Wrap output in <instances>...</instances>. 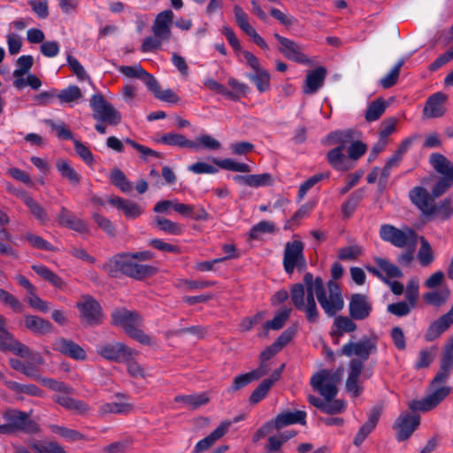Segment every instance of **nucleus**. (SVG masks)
I'll use <instances>...</instances> for the list:
<instances>
[{"label":"nucleus","mask_w":453,"mask_h":453,"mask_svg":"<svg viewBox=\"0 0 453 453\" xmlns=\"http://www.w3.org/2000/svg\"><path fill=\"white\" fill-rule=\"evenodd\" d=\"M328 317H334L344 307V300L338 283L329 280L325 288L320 277L314 278L311 273L303 276V284L296 283L290 288V298L296 310L304 313L310 323H317L319 311L315 301Z\"/></svg>","instance_id":"obj_1"},{"label":"nucleus","mask_w":453,"mask_h":453,"mask_svg":"<svg viewBox=\"0 0 453 453\" xmlns=\"http://www.w3.org/2000/svg\"><path fill=\"white\" fill-rule=\"evenodd\" d=\"M151 257V252L147 250L118 254L110 258L102 268L112 277L121 273L135 280H142L153 275L156 272L155 267L140 263Z\"/></svg>","instance_id":"obj_2"},{"label":"nucleus","mask_w":453,"mask_h":453,"mask_svg":"<svg viewBox=\"0 0 453 453\" xmlns=\"http://www.w3.org/2000/svg\"><path fill=\"white\" fill-rule=\"evenodd\" d=\"M356 134V131L348 129L343 131H335L326 136V142L329 145H335L326 153V159L329 165L337 171H348L352 167V163L345 156L344 150L349 142Z\"/></svg>","instance_id":"obj_3"},{"label":"nucleus","mask_w":453,"mask_h":453,"mask_svg":"<svg viewBox=\"0 0 453 453\" xmlns=\"http://www.w3.org/2000/svg\"><path fill=\"white\" fill-rule=\"evenodd\" d=\"M174 14L171 10L160 12L155 18L152 25L153 35L146 37L141 46L142 52H150L161 48L172 36L171 25Z\"/></svg>","instance_id":"obj_4"},{"label":"nucleus","mask_w":453,"mask_h":453,"mask_svg":"<svg viewBox=\"0 0 453 453\" xmlns=\"http://www.w3.org/2000/svg\"><path fill=\"white\" fill-rule=\"evenodd\" d=\"M342 367L334 372L326 369L320 370L311 377V385L326 400L334 399L337 395V385L342 380Z\"/></svg>","instance_id":"obj_5"},{"label":"nucleus","mask_w":453,"mask_h":453,"mask_svg":"<svg viewBox=\"0 0 453 453\" xmlns=\"http://www.w3.org/2000/svg\"><path fill=\"white\" fill-rule=\"evenodd\" d=\"M429 163L441 175L433 188L434 196H441L453 186V163L440 153L431 154Z\"/></svg>","instance_id":"obj_6"},{"label":"nucleus","mask_w":453,"mask_h":453,"mask_svg":"<svg viewBox=\"0 0 453 453\" xmlns=\"http://www.w3.org/2000/svg\"><path fill=\"white\" fill-rule=\"evenodd\" d=\"M379 234L381 240L398 248L415 247L417 244V234L409 227L399 229L392 225L384 224L380 226Z\"/></svg>","instance_id":"obj_7"},{"label":"nucleus","mask_w":453,"mask_h":453,"mask_svg":"<svg viewBox=\"0 0 453 453\" xmlns=\"http://www.w3.org/2000/svg\"><path fill=\"white\" fill-rule=\"evenodd\" d=\"M89 105L93 111V118L96 121L112 126L120 123V112L105 100L101 94L93 95L89 100Z\"/></svg>","instance_id":"obj_8"},{"label":"nucleus","mask_w":453,"mask_h":453,"mask_svg":"<svg viewBox=\"0 0 453 453\" xmlns=\"http://www.w3.org/2000/svg\"><path fill=\"white\" fill-rule=\"evenodd\" d=\"M303 250L304 244L300 240L286 243L283 255V267L288 274L293 273L295 269L302 272L306 268L307 263Z\"/></svg>","instance_id":"obj_9"},{"label":"nucleus","mask_w":453,"mask_h":453,"mask_svg":"<svg viewBox=\"0 0 453 453\" xmlns=\"http://www.w3.org/2000/svg\"><path fill=\"white\" fill-rule=\"evenodd\" d=\"M377 337L375 335L372 336H364L358 342H349L344 344L339 351V355L345 357H352L356 356L359 357L360 361H365L369 358V357L377 352Z\"/></svg>","instance_id":"obj_10"},{"label":"nucleus","mask_w":453,"mask_h":453,"mask_svg":"<svg viewBox=\"0 0 453 453\" xmlns=\"http://www.w3.org/2000/svg\"><path fill=\"white\" fill-rule=\"evenodd\" d=\"M3 418L7 422L12 434L17 432L36 434L40 431L39 426L30 418V415L19 410H7L3 414Z\"/></svg>","instance_id":"obj_11"},{"label":"nucleus","mask_w":453,"mask_h":453,"mask_svg":"<svg viewBox=\"0 0 453 453\" xmlns=\"http://www.w3.org/2000/svg\"><path fill=\"white\" fill-rule=\"evenodd\" d=\"M306 412L303 411H287L281 414H279L273 422L267 423L263 426L261 428L257 430L255 434V440L257 441L261 437L265 436L268 433H270L273 427L277 429H280L286 426L300 423L305 424Z\"/></svg>","instance_id":"obj_12"},{"label":"nucleus","mask_w":453,"mask_h":453,"mask_svg":"<svg viewBox=\"0 0 453 453\" xmlns=\"http://www.w3.org/2000/svg\"><path fill=\"white\" fill-rule=\"evenodd\" d=\"M420 424V418L418 415L403 412L395 419L393 428L395 430L397 441H403L411 437Z\"/></svg>","instance_id":"obj_13"},{"label":"nucleus","mask_w":453,"mask_h":453,"mask_svg":"<svg viewBox=\"0 0 453 453\" xmlns=\"http://www.w3.org/2000/svg\"><path fill=\"white\" fill-rule=\"evenodd\" d=\"M409 196L412 203H414L424 215L432 216L435 214L434 199L438 196H434L433 193L430 194L423 187H414L410 190Z\"/></svg>","instance_id":"obj_14"},{"label":"nucleus","mask_w":453,"mask_h":453,"mask_svg":"<svg viewBox=\"0 0 453 453\" xmlns=\"http://www.w3.org/2000/svg\"><path fill=\"white\" fill-rule=\"evenodd\" d=\"M274 37L280 42L279 50L289 60L301 63L309 64L310 59L306 55L302 52V47L296 42L274 34Z\"/></svg>","instance_id":"obj_15"},{"label":"nucleus","mask_w":453,"mask_h":453,"mask_svg":"<svg viewBox=\"0 0 453 453\" xmlns=\"http://www.w3.org/2000/svg\"><path fill=\"white\" fill-rule=\"evenodd\" d=\"M372 311V302L365 295H352L349 303V312L351 319L355 320H364L370 316Z\"/></svg>","instance_id":"obj_16"},{"label":"nucleus","mask_w":453,"mask_h":453,"mask_svg":"<svg viewBox=\"0 0 453 453\" xmlns=\"http://www.w3.org/2000/svg\"><path fill=\"white\" fill-rule=\"evenodd\" d=\"M97 353L104 358L121 362L133 355V350L120 342H114L97 347Z\"/></svg>","instance_id":"obj_17"},{"label":"nucleus","mask_w":453,"mask_h":453,"mask_svg":"<svg viewBox=\"0 0 453 453\" xmlns=\"http://www.w3.org/2000/svg\"><path fill=\"white\" fill-rule=\"evenodd\" d=\"M0 334V350L11 351L20 357H26L31 355V349L19 341L12 334L4 328Z\"/></svg>","instance_id":"obj_18"},{"label":"nucleus","mask_w":453,"mask_h":453,"mask_svg":"<svg viewBox=\"0 0 453 453\" xmlns=\"http://www.w3.org/2000/svg\"><path fill=\"white\" fill-rule=\"evenodd\" d=\"M364 365L360 360L352 359L349 362V375L346 380V389L353 397H357L362 392L360 375Z\"/></svg>","instance_id":"obj_19"},{"label":"nucleus","mask_w":453,"mask_h":453,"mask_svg":"<svg viewBox=\"0 0 453 453\" xmlns=\"http://www.w3.org/2000/svg\"><path fill=\"white\" fill-rule=\"evenodd\" d=\"M453 324V303L450 310L444 315L441 316L438 319L430 324L425 334V339L427 342H433L439 338L441 334L447 331Z\"/></svg>","instance_id":"obj_20"},{"label":"nucleus","mask_w":453,"mask_h":453,"mask_svg":"<svg viewBox=\"0 0 453 453\" xmlns=\"http://www.w3.org/2000/svg\"><path fill=\"white\" fill-rule=\"evenodd\" d=\"M112 323L119 326L127 332L133 326H141L142 317L135 311L125 308L116 309L111 313Z\"/></svg>","instance_id":"obj_21"},{"label":"nucleus","mask_w":453,"mask_h":453,"mask_svg":"<svg viewBox=\"0 0 453 453\" xmlns=\"http://www.w3.org/2000/svg\"><path fill=\"white\" fill-rule=\"evenodd\" d=\"M78 308L81 317L88 324H97L102 319L100 304L91 297H85L82 302L78 303Z\"/></svg>","instance_id":"obj_22"},{"label":"nucleus","mask_w":453,"mask_h":453,"mask_svg":"<svg viewBox=\"0 0 453 453\" xmlns=\"http://www.w3.org/2000/svg\"><path fill=\"white\" fill-rule=\"evenodd\" d=\"M232 422L230 420L222 421L208 436L200 440L194 448L195 453H202L211 447L217 441L221 439L228 431Z\"/></svg>","instance_id":"obj_23"},{"label":"nucleus","mask_w":453,"mask_h":453,"mask_svg":"<svg viewBox=\"0 0 453 453\" xmlns=\"http://www.w3.org/2000/svg\"><path fill=\"white\" fill-rule=\"evenodd\" d=\"M58 219L60 225L65 226L80 234H87L89 232L88 223L83 219L76 217L65 207L60 209Z\"/></svg>","instance_id":"obj_24"},{"label":"nucleus","mask_w":453,"mask_h":453,"mask_svg":"<svg viewBox=\"0 0 453 453\" xmlns=\"http://www.w3.org/2000/svg\"><path fill=\"white\" fill-rule=\"evenodd\" d=\"M447 98L448 96L441 92L434 93L429 96L424 107V115L430 119L441 117L446 111L445 103Z\"/></svg>","instance_id":"obj_25"},{"label":"nucleus","mask_w":453,"mask_h":453,"mask_svg":"<svg viewBox=\"0 0 453 453\" xmlns=\"http://www.w3.org/2000/svg\"><path fill=\"white\" fill-rule=\"evenodd\" d=\"M119 71L128 78H137L141 80L148 88V89L156 88V79L147 73L140 65H121Z\"/></svg>","instance_id":"obj_26"},{"label":"nucleus","mask_w":453,"mask_h":453,"mask_svg":"<svg viewBox=\"0 0 453 453\" xmlns=\"http://www.w3.org/2000/svg\"><path fill=\"white\" fill-rule=\"evenodd\" d=\"M16 196L20 197L27 207L29 209L31 215L41 224H44L49 220V215L45 208L37 203L33 197L28 196L25 191H15Z\"/></svg>","instance_id":"obj_27"},{"label":"nucleus","mask_w":453,"mask_h":453,"mask_svg":"<svg viewBox=\"0 0 453 453\" xmlns=\"http://www.w3.org/2000/svg\"><path fill=\"white\" fill-rule=\"evenodd\" d=\"M108 202L117 209L121 210L127 218L136 219L143 212V209L139 204L119 196H110Z\"/></svg>","instance_id":"obj_28"},{"label":"nucleus","mask_w":453,"mask_h":453,"mask_svg":"<svg viewBox=\"0 0 453 453\" xmlns=\"http://www.w3.org/2000/svg\"><path fill=\"white\" fill-rule=\"evenodd\" d=\"M283 367L284 365H282L279 369L275 370L271 374V377L269 379L264 380L257 387V388L252 392V394L250 396V402L251 403H257L266 396L271 387L274 384L275 381H277L280 379Z\"/></svg>","instance_id":"obj_29"},{"label":"nucleus","mask_w":453,"mask_h":453,"mask_svg":"<svg viewBox=\"0 0 453 453\" xmlns=\"http://www.w3.org/2000/svg\"><path fill=\"white\" fill-rule=\"evenodd\" d=\"M326 75V70L322 66L309 73L303 88V92L309 95L316 93L322 87Z\"/></svg>","instance_id":"obj_30"},{"label":"nucleus","mask_w":453,"mask_h":453,"mask_svg":"<svg viewBox=\"0 0 453 453\" xmlns=\"http://www.w3.org/2000/svg\"><path fill=\"white\" fill-rule=\"evenodd\" d=\"M55 349L76 360H84L87 357L86 351L80 345L66 339L58 340L55 343Z\"/></svg>","instance_id":"obj_31"},{"label":"nucleus","mask_w":453,"mask_h":453,"mask_svg":"<svg viewBox=\"0 0 453 453\" xmlns=\"http://www.w3.org/2000/svg\"><path fill=\"white\" fill-rule=\"evenodd\" d=\"M54 401L66 410L72 411L76 414H85L88 411V405L81 401L74 399L69 394H58L54 396Z\"/></svg>","instance_id":"obj_32"},{"label":"nucleus","mask_w":453,"mask_h":453,"mask_svg":"<svg viewBox=\"0 0 453 453\" xmlns=\"http://www.w3.org/2000/svg\"><path fill=\"white\" fill-rule=\"evenodd\" d=\"M56 168L60 175L73 186H78L81 182V174L72 166L70 162L64 158L56 161Z\"/></svg>","instance_id":"obj_33"},{"label":"nucleus","mask_w":453,"mask_h":453,"mask_svg":"<svg viewBox=\"0 0 453 453\" xmlns=\"http://www.w3.org/2000/svg\"><path fill=\"white\" fill-rule=\"evenodd\" d=\"M157 142L180 148H192L198 150V145L193 141L188 140L184 135L176 133H166L157 139Z\"/></svg>","instance_id":"obj_34"},{"label":"nucleus","mask_w":453,"mask_h":453,"mask_svg":"<svg viewBox=\"0 0 453 453\" xmlns=\"http://www.w3.org/2000/svg\"><path fill=\"white\" fill-rule=\"evenodd\" d=\"M25 326L34 334H43L51 331V324L37 316L26 315Z\"/></svg>","instance_id":"obj_35"},{"label":"nucleus","mask_w":453,"mask_h":453,"mask_svg":"<svg viewBox=\"0 0 453 453\" xmlns=\"http://www.w3.org/2000/svg\"><path fill=\"white\" fill-rule=\"evenodd\" d=\"M32 269L36 274H38L44 280H47L53 287L58 288H63L65 287V281L62 280V278L49 269L47 266L43 265H33Z\"/></svg>","instance_id":"obj_36"},{"label":"nucleus","mask_w":453,"mask_h":453,"mask_svg":"<svg viewBox=\"0 0 453 453\" xmlns=\"http://www.w3.org/2000/svg\"><path fill=\"white\" fill-rule=\"evenodd\" d=\"M174 400L176 403H181L182 406L192 410L205 405L209 402V398L204 393L177 395Z\"/></svg>","instance_id":"obj_37"},{"label":"nucleus","mask_w":453,"mask_h":453,"mask_svg":"<svg viewBox=\"0 0 453 453\" xmlns=\"http://www.w3.org/2000/svg\"><path fill=\"white\" fill-rule=\"evenodd\" d=\"M133 410V405L128 403H105L100 405L98 412L100 415L107 414H127Z\"/></svg>","instance_id":"obj_38"},{"label":"nucleus","mask_w":453,"mask_h":453,"mask_svg":"<svg viewBox=\"0 0 453 453\" xmlns=\"http://www.w3.org/2000/svg\"><path fill=\"white\" fill-rule=\"evenodd\" d=\"M111 182L121 192L129 194L133 190V184L127 180L125 173L119 168H113L110 173Z\"/></svg>","instance_id":"obj_39"},{"label":"nucleus","mask_w":453,"mask_h":453,"mask_svg":"<svg viewBox=\"0 0 453 453\" xmlns=\"http://www.w3.org/2000/svg\"><path fill=\"white\" fill-rule=\"evenodd\" d=\"M154 221L157 226L163 232L173 234L180 235L183 233V227L180 224L173 222L168 219L162 217H156Z\"/></svg>","instance_id":"obj_40"},{"label":"nucleus","mask_w":453,"mask_h":453,"mask_svg":"<svg viewBox=\"0 0 453 453\" xmlns=\"http://www.w3.org/2000/svg\"><path fill=\"white\" fill-rule=\"evenodd\" d=\"M212 161L219 167L239 173H250L251 171L250 166L245 163H239L230 158L218 159L212 158Z\"/></svg>","instance_id":"obj_41"},{"label":"nucleus","mask_w":453,"mask_h":453,"mask_svg":"<svg viewBox=\"0 0 453 453\" xmlns=\"http://www.w3.org/2000/svg\"><path fill=\"white\" fill-rule=\"evenodd\" d=\"M364 252L363 246L359 244H351L342 247L338 250V258L342 261H352L359 257Z\"/></svg>","instance_id":"obj_42"},{"label":"nucleus","mask_w":453,"mask_h":453,"mask_svg":"<svg viewBox=\"0 0 453 453\" xmlns=\"http://www.w3.org/2000/svg\"><path fill=\"white\" fill-rule=\"evenodd\" d=\"M290 308H283L280 311H278L272 320H269L265 323L264 328L266 330H279L283 327L286 321L289 318L291 313Z\"/></svg>","instance_id":"obj_43"},{"label":"nucleus","mask_w":453,"mask_h":453,"mask_svg":"<svg viewBox=\"0 0 453 453\" xmlns=\"http://www.w3.org/2000/svg\"><path fill=\"white\" fill-rule=\"evenodd\" d=\"M439 403V401H437L433 395H429L421 400H412L408 405L413 411H427L436 407Z\"/></svg>","instance_id":"obj_44"},{"label":"nucleus","mask_w":453,"mask_h":453,"mask_svg":"<svg viewBox=\"0 0 453 453\" xmlns=\"http://www.w3.org/2000/svg\"><path fill=\"white\" fill-rule=\"evenodd\" d=\"M404 62V58L399 59L390 72L380 79V83L384 88H389L396 83Z\"/></svg>","instance_id":"obj_45"},{"label":"nucleus","mask_w":453,"mask_h":453,"mask_svg":"<svg viewBox=\"0 0 453 453\" xmlns=\"http://www.w3.org/2000/svg\"><path fill=\"white\" fill-rule=\"evenodd\" d=\"M234 19L238 27L246 34H250L252 30L255 28L250 24L249 18L247 13L243 11V9L239 5L235 4L234 6Z\"/></svg>","instance_id":"obj_46"},{"label":"nucleus","mask_w":453,"mask_h":453,"mask_svg":"<svg viewBox=\"0 0 453 453\" xmlns=\"http://www.w3.org/2000/svg\"><path fill=\"white\" fill-rule=\"evenodd\" d=\"M334 326L338 331V335H342L345 333H352L357 330V324L353 321L351 317L338 316L334 319Z\"/></svg>","instance_id":"obj_47"},{"label":"nucleus","mask_w":453,"mask_h":453,"mask_svg":"<svg viewBox=\"0 0 453 453\" xmlns=\"http://www.w3.org/2000/svg\"><path fill=\"white\" fill-rule=\"evenodd\" d=\"M249 78L254 82L260 92L266 91L270 87V74L265 69L249 74Z\"/></svg>","instance_id":"obj_48"},{"label":"nucleus","mask_w":453,"mask_h":453,"mask_svg":"<svg viewBox=\"0 0 453 453\" xmlns=\"http://www.w3.org/2000/svg\"><path fill=\"white\" fill-rule=\"evenodd\" d=\"M34 64V58L30 55H23L17 59V68L13 72L15 80L24 77L28 73Z\"/></svg>","instance_id":"obj_49"},{"label":"nucleus","mask_w":453,"mask_h":453,"mask_svg":"<svg viewBox=\"0 0 453 453\" xmlns=\"http://www.w3.org/2000/svg\"><path fill=\"white\" fill-rule=\"evenodd\" d=\"M421 246L418 252V259L422 266H428L434 259L432 248L429 242L421 237Z\"/></svg>","instance_id":"obj_50"},{"label":"nucleus","mask_w":453,"mask_h":453,"mask_svg":"<svg viewBox=\"0 0 453 453\" xmlns=\"http://www.w3.org/2000/svg\"><path fill=\"white\" fill-rule=\"evenodd\" d=\"M386 104L383 99L373 101L365 113V119L369 122L377 120L385 111Z\"/></svg>","instance_id":"obj_51"},{"label":"nucleus","mask_w":453,"mask_h":453,"mask_svg":"<svg viewBox=\"0 0 453 453\" xmlns=\"http://www.w3.org/2000/svg\"><path fill=\"white\" fill-rule=\"evenodd\" d=\"M357 132H356V134L352 138V141L349 142L348 144V158L350 161L357 160L361 156H363L366 151V145L363 143L362 142L357 141Z\"/></svg>","instance_id":"obj_52"},{"label":"nucleus","mask_w":453,"mask_h":453,"mask_svg":"<svg viewBox=\"0 0 453 453\" xmlns=\"http://www.w3.org/2000/svg\"><path fill=\"white\" fill-rule=\"evenodd\" d=\"M50 427L53 433L60 435L68 441L73 442L80 441L83 438L81 433L73 429H70L58 425H51Z\"/></svg>","instance_id":"obj_53"},{"label":"nucleus","mask_w":453,"mask_h":453,"mask_svg":"<svg viewBox=\"0 0 453 453\" xmlns=\"http://www.w3.org/2000/svg\"><path fill=\"white\" fill-rule=\"evenodd\" d=\"M82 96V93L79 87L72 85L60 91L58 94L59 101L64 103H73Z\"/></svg>","instance_id":"obj_54"},{"label":"nucleus","mask_w":453,"mask_h":453,"mask_svg":"<svg viewBox=\"0 0 453 453\" xmlns=\"http://www.w3.org/2000/svg\"><path fill=\"white\" fill-rule=\"evenodd\" d=\"M449 291L448 289L428 292L424 296V300L434 306H441L448 300Z\"/></svg>","instance_id":"obj_55"},{"label":"nucleus","mask_w":453,"mask_h":453,"mask_svg":"<svg viewBox=\"0 0 453 453\" xmlns=\"http://www.w3.org/2000/svg\"><path fill=\"white\" fill-rule=\"evenodd\" d=\"M276 230L275 225L270 221H260L253 226L250 231L252 239H259L263 234H272Z\"/></svg>","instance_id":"obj_56"},{"label":"nucleus","mask_w":453,"mask_h":453,"mask_svg":"<svg viewBox=\"0 0 453 453\" xmlns=\"http://www.w3.org/2000/svg\"><path fill=\"white\" fill-rule=\"evenodd\" d=\"M436 357V350L434 348L421 349L418 353V360L414 367L421 369L428 367Z\"/></svg>","instance_id":"obj_57"},{"label":"nucleus","mask_w":453,"mask_h":453,"mask_svg":"<svg viewBox=\"0 0 453 453\" xmlns=\"http://www.w3.org/2000/svg\"><path fill=\"white\" fill-rule=\"evenodd\" d=\"M66 60L70 70L76 75L79 81H88L90 82L89 76L88 75L81 64L78 61V59L71 55H68Z\"/></svg>","instance_id":"obj_58"},{"label":"nucleus","mask_w":453,"mask_h":453,"mask_svg":"<svg viewBox=\"0 0 453 453\" xmlns=\"http://www.w3.org/2000/svg\"><path fill=\"white\" fill-rule=\"evenodd\" d=\"M32 247L42 250H52V245L39 235L26 233L22 236Z\"/></svg>","instance_id":"obj_59"},{"label":"nucleus","mask_w":453,"mask_h":453,"mask_svg":"<svg viewBox=\"0 0 453 453\" xmlns=\"http://www.w3.org/2000/svg\"><path fill=\"white\" fill-rule=\"evenodd\" d=\"M37 453H66L64 447L57 441H49L44 443H35L32 446Z\"/></svg>","instance_id":"obj_60"},{"label":"nucleus","mask_w":453,"mask_h":453,"mask_svg":"<svg viewBox=\"0 0 453 453\" xmlns=\"http://www.w3.org/2000/svg\"><path fill=\"white\" fill-rule=\"evenodd\" d=\"M375 263L377 265L387 273L388 277L391 278H402L403 273L402 271L395 265L389 263L388 260L377 257L375 258Z\"/></svg>","instance_id":"obj_61"},{"label":"nucleus","mask_w":453,"mask_h":453,"mask_svg":"<svg viewBox=\"0 0 453 453\" xmlns=\"http://www.w3.org/2000/svg\"><path fill=\"white\" fill-rule=\"evenodd\" d=\"M13 86L18 89H22L26 86H29L31 88L37 90L42 86V81L35 75L28 73L27 78L22 77L19 80H14Z\"/></svg>","instance_id":"obj_62"},{"label":"nucleus","mask_w":453,"mask_h":453,"mask_svg":"<svg viewBox=\"0 0 453 453\" xmlns=\"http://www.w3.org/2000/svg\"><path fill=\"white\" fill-rule=\"evenodd\" d=\"M93 220L96 223L98 227H100L104 232H105L110 236H114L116 234V229L111 221L101 215L100 213L95 212L92 214Z\"/></svg>","instance_id":"obj_63"},{"label":"nucleus","mask_w":453,"mask_h":453,"mask_svg":"<svg viewBox=\"0 0 453 453\" xmlns=\"http://www.w3.org/2000/svg\"><path fill=\"white\" fill-rule=\"evenodd\" d=\"M0 302L11 307L14 311L20 312L23 310V305L19 299L3 288H0Z\"/></svg>","instance_id":"obj_64"}]
</instances>
